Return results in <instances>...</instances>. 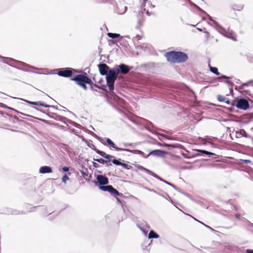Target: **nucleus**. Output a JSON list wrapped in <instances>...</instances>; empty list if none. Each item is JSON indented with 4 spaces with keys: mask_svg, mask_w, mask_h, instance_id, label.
<instances>
[{
    "mask_svg": "<svg viewBox=\"0 0 253 253\" xmlns=\"http://www.w3.org/2000/svg\"><path fill=\"white\" fill-rule=\"evenodd\" d=\"M165 57L168 61L172 63H181L187 60L188 56L184 52L171 51L167 52Z\"/></svg>",
    "mask_w": 253,
    "mask_h": 253,
    "instance_id": "nucleus-1",
    "label": "nucleus"
},
{
    "mask_svg": "<svg viewBox=\"0 0 253 253\" xmlns=\"http://www.w3.org/2000/svg\"><path fill=\"white\" fill-rule=\"evenodd\" d=\"M106 75L107 84L109 87L110 91H112L114 89V83L117 79L118 73L115 69H110Z\"/></svg>",
    "mask_w": 253,
    "mask_h": 253,
    "instance_id": "nucleus-2",
    "label": "nucleus"
},
{
    "mask_svg": "<svg viewBox=\"0 0 253 253\" xmlns=\"http://www.w3.org/2000/svg\"><path fill=\"white\" fill-rule=\"evenodd\" d=\"M239 89L242 94L249 95L253 98V81L241 84Z\"/></svg>",
    "mask_w": 253,
    "mask_h": 253,
    "instance_id": "nucleus-3",
    "label": "nucleus"
},
{
    "mask_svg": "<svg viewBox=\"0 0 253 253\" xmlns=\"http://www.w3.org/2000/svg\"><path fill=\"white\" fill-rule=\"evenodd\" d=\"M71 80L76 82V84L82 87L84 90H86L87 89V86L86 85V82H84V75H78L74 78L71 79Z\"/></svg>",
    "mask_w": 253,
    "mask_h": 253,
    "instance_id": "nucleus-4",
    "label": "nucleus"
},
{
    "mask_svg": "<svg viewBox=\"0 0 253 253\" xmlns=\"http://www.w3.org/2000/svg\"><path fill=\"white\" fill-rule=\"evenodd\" d=\"M14 61L16 64V68L18 69L22 70L26 72H29L31 71V69L34 68V67L31 66L23 62L18 60Z\"/></svg>",
    "mask_w": 253,
    "mask_h": 253,
    "instance_id": "nucleus-5",
    "label": "nucleus"
},
{
    "mask_svg": "<svg viewBox=\"0 0 253 253\" xmlns=\"http://www.w3.org/2000/svg\"><path fill=\"white\" fill-rule=\"evenodd\" d=\"M73 71H75V70L72 68H62L58 71L57 74L63 77H71L73 74Z\"/></svg>",
    "mask_w": 253,
    "mask_h": 253,
    "instance_id": "nucleus-6",
    "label": "nucleus"
},
{
    "mask_svg": "<svg viewBox=\"0 0 253 253\" xmlns=\"http://www.w3.org/2000/svg\"><path fill=\"white\" fill-rule=\"evenodd\" d=\"M87 145L89 148H90L91 149L94 150L97 154L100 155L101 156H102L104 158L109 159V158H112L114 157V156L106 154L104 152L98 150L96 148V146L92 143V141L88 142V143H87Z\"/></svg>",
    "mask_w": 253,
    "mask_h": 253,
    "instance_id": "nucleus-7",
    "label": "nucleus"
},
{
    "mask_svg": "<svg viewBox=\"0 0 253 253\" xmlns=\"http://www.w3.org/2000/svg\"><path fill=\"white\" fill-rule=\"evenodd\" d=\"M100 189L103 191H108L114 196H119L120 195L119 192L115 189L112 185H102L99 187Z\"/></svg>",
    "mask_w": 253,
    "mask_h": 253,
    "instance_id": "nucleus-8",
    "label": "nucleus"
},
{
    "mask_svg": "<svg viewBox=\"0 0 253 253\" xmlns=\"http://www.w3.org/2000/svg\"><path fill=\"white\" fill-rule=\"evenodd\" d=\"M238 108L240 109L246 110L249 108V103L245 99H240L237 101L236 104H233Z\"/></svg>",
    "mask_w": 253,
    "mask_h": 253,
    "instance_id": "nucleus-9",
    "label": "nucleus"
},
{
    "mask_svg": "<svg viewBox=\"0 0 253 253\" xmlns=\"http://www.w3.org/2000/svg\"><path fill=\"white\" fill-rule=\"evenodd\" d=\"M129 71V67L124 64H120L119 66V68H117L116 70V72L118 73V75H119V73L126 74L128 73Z\"/></svg>",
    "mask_w": 253,
    "mask_h": 253,
    "instance_id": "nucleus-10",
    "label": "nucleus"
},
{
    "mask_svg": "<svg viewBox=\"0 0 253 253\" xmlns=\"http://www.w3.org/2000/svg\"><path fill=\"white\" fill-rule=\"evenodd\" d=\"M99 72L101 75H106L108 73L109 67L106 64L102 63L98 65Z\"/></svg>",
    "mask_w": 253,
    "mask_h": 253,
    "instance_id": "nucleus-11",
    "label": "nucleus"
},
{
    "mask_svg": "<svg viewBox=\"0 0 253 253\" xmlns=\"http://www.w3.org/2000/svg\"><path fill=\"white\" fill-rule=\"evenodd\" d=\"M98 182L101 185H105L109 183L108 178L102 175H98L96 177Z\"/></svg>",
    "mask_w": 253,
    "mask_h": 253,
    "instance_id": "nucleus-12",
    "label": "nucleus"
},
{
    "mask_svg": "<svg viewBox=\"0 0 253 253\" xmlns=\"http://www.w3.org/2000/svg\"><path fill=\"white\" fill-rule=\"evenodd\" d=\"M166 153V152H165L164 151L161 150H155L151 151H149V154L147 155H148V157L151 155L156 156L162 157L164 156Z\"/></svg>",
    "mask_w": 253,
    "mask_h": 253,
    "instance_id": "nucleus-13",
    "label": "nucleus"
},
{
    "mask_svg": "<svg viewBox=\"0 0 253 253\" xmlns=\"http://www.w3.org/2000/svg\"><path fill=\"white\" fill-rule=\"evenodd\" d=\"M244 7V4L242 2H237L234 3L232 6V8L234 11H241Z\"/></svg>",
    "mask_w": 253,
    "mask_h": 253,
    "instance_id": "nucleus-14",
    "label": "nucleus"
},
{
    "mask_svg": "<svg viewBox=\"0 0 253 253\" xmlns=\"http://www.w3.org/2000/svg\"><path fill=\"white\" fill-rule=\"evenodd\" d=\"M52 172V170L51 168L48 166H42L39 169V172L40 173H51Z\"/></svg>",
    "mask_w": 253,
    "mask_h": 253,
    "instance_id": "nucleus-15",
    "label": "nucleus"
},
{
    "mask_svg": "<svg viewBox=\"0 0 253 253\" xmlns=\"http://www.w3.org/2000/svg\"><path fill=\"white\" fill-rule=\"evenodd\" d=\"M125 150L126 151H127V152H131L133 154L140 155L144 158H147L148 157V155H145L144 152H143L142 151L139 150H131L126 149H125Z\"/></svg>",
    "mask_w": 253,
    "mask_h": 253,
    "instance_id": "nucleus-16",
    "label": "nucleus"
},
{
    "mask_svg": "<svg viewBox=\"0 0 253 253\" xmlns=\"http://www.w3.org/2000/svg\"><path fill=\"white\" fill-rule=\"evenodd\" d=\"M26 101L30 104H31V105H37V106H43L44 107H45V108H49L50 107V105H47V104H45L43 103H42V102L41 101H38V102H33V101H28V100H26Z\"/></svg>",
    "mask_w": 253,
    "mask_h": 253,
    "instance_id": "nucleus-17",
    "label": "nucleus"
},
{
    "mask_svg": "<svg viewBox=\"0 0 253 253\" xmlns=\"http://www.w3.org/2000/svg\"><path fill=\"white\" fill-rule=\"evenodd\" d=\"M83 75H84V78L85 80L84 82H86V83L87 84H89L90 86V89H92V86H94V84H93L91 79H90L87 76L85 73Z\"/></svg>",
    "mask_w": 253,
    "mask_h": 253,
    "instance_id": "nucleus-18",
    "label": "nucleus"
},
{
    "mask_svg": "<svg viewBox=\"0 0 253 253\" xmlns=\"http://www.w3.org/2000/svg\"><path fill=\"white\" fill-rule=\"evenodd\" d=\"M217 100L219 102H224L228 105L230 104V101L228 100L225 96L221 95H218L217 96Z\"/></svg>",
    "mask_w": 253,
    "mask_h": 253,
    "instance_id": "nucleus-19",
    "label": "nucleus"
},
{
    "mask_svg": "<svg viewBox=\"0 0 253 253\" xmlns=\"http://www.w3.org/2000/svg\"><path fill=\"white\" fill-rule=\"evenodd\" d=\"M81 172L82 174L83 177L86 180H88V181L90 180V178L91 176L88 175V171L86 169L85 170H81Z\"/></svg>",
    "mask_w": 253,
    "mask_h": 253,
    "instance_id": "nucleus-20",
    "label": "nucleus"
},
{
    "mask_svg": "<svg viewBox=\"0 0 253 253\" xmlns=\"http://www.w3.org/2000/svg\"><path fill=\"white\" fill-rule=\"evenodd\" d=\"M188 0H177L176 3L178 6H186L187 4Z\"/></svg>",
    "mask_w": 253,
    "mask_h": 253,
    "instance_id": "nucleus-21",
    "label": "nucleus"
},
{
    "mask_svg": "<svg viewBox=\"0 0 253 253\" xmlns=\"http://www.w3.org/2000/svg\"><path fill=\"white\" fill-rule=\"evenodd\" d=\"M106 142L109 145H110V146H111L112 147H113V148L117 150H122L121 149L116 147L114 143L109 138L107 139Z\"/></svg>",
    "mask_w": 253,
    "mask_h": 253,
    "instance_id": "nucleus-22",
    "label": "nucleus"
},
{
    "mask_svg": "<svg viewBox=\"0 0 253 253\" xmlns=\"http://www.w3.org/2000/svg\"><path fill=\"white\" fill-rule=\"evenodd\" d=\"M110 158L109 159H107V160H104L102 158H100V159H95V158H93V160L95 161H96V162H98L102 164H105V163H107L108 162H109L111 161V160H110Z\"/></svg>",
    "mask_w": 253,
    "mask_h": 253,
    "instance_id": "nucleus-23",
    "label": "nucleus"
},
{
    "mask_svg": "<svg viewBox=\"0 0 253 253\" xmlns=\"http://www.w3.org/2000/svg\"><path fill=\"white\" fill-rule=\"evenodd\" d=\"M159 235L157 234L156 232H155L154 231L151 230L150 233H149L148 237L149 238H159Z\"/></svg>",
    "mask_w": 253,
    "mask_h": 253,
    "instance_id": "nucleus-24",
    "label": "nucleus"
},
{
    "mask_svg": "<svg viewBox=\"0 0 253 253\" xmlns=\"http://www.w3.org/2000/svg\"><path fill=\"white\" fill-rule=\"evenodd\" d=\"M107 36L109 38H111L112 39H115L121 37V35L119 34H115V33H108Z\"/></svg>",
    "mask_w": 253,
    "mask_h": 253,
    "instance_id": "nucleus-25",
    "label": "nucleus"
},
{
    "mask_svg": "<svg viewBox=\"0 0 253 253\" xmlns=\"http://www.w3.org/2000/svg\"><path fill=\"white\" fill-rule=\"evenodd\" d=\"M112 162L115 165H118V166H124L125 167L127 166V164H125V163H122V162H120L118 160H116V159H114L113 160H112Z\"/></svg>",
    "mask_w": 253,
    "mask_h": 253,
    "instance_id": "nucleus-26",
    "label": "nucleus"
},
{
    "mask_svg": "<svg viewBox=\"0 0 253 253\" xmlns=\"http://www.w3.org/2000/svg\"><path fill=\"white\" fill-rule=\"evenodd\" d=\"M210 71L212 73L215 74V75H219L220 74V73L218 71L217 68H216L215 67L210 66Z\"/></svg>",
    "mask_w": 253,
    "mask_h": 253,
    "instance_id": "nucleus-27",
    "label": "nucleus"
},
{
    "mask_svg": "<svg viewBox=\"0 0 253 253\" xmlns=\"http://www.w3.org/2000/svg\"><path fill=\"white\" fill-rule=\"evenodd\" d=\"M69 179L68 176L65 174L62 178V181L63 182L66 183V181Z\"/></svg>",
    "mask_w": 253,
    "mask_h": 253,
    "instance_id": "nucleus-28",
    "label": "nucleus"
},
{
    "mask_svg": "<svg viewBox=\"0 0 253 253\" xmlns=\"http://www.w3.org/2000/svg\"><path fill=\"white\" fill-rule=\"evenodd\" d=\"M240 133L243 136H245L246 137H248V136L246 132L244 129H240Z\"/></svg>",
    "mask_w": 253,
    "mask_h": 253,
    "instance_id": "nucleus-29",
    "label": "nucleus"
},
{
    "mask_svg": "<svg viewBox=\"0 0 253 253\" xmlns=\"http://www.w3.org/2000/svg\"><path fill=\"white\" fill-rule=\"evenodd\" d=\"M62 169L64 171H68L69 170V168L67 167H64Z\"/></svg>",
    "mask_w": 253,
    "mask_h": 253,
    "instance_id": "nucleus-30",
    "label": "nucleus"
},
{
    "mask_svg": "<svg viewBox=\"0 0 253 253\" xmlns=\"http://www.w3.org/2000/svg\"><path fill=\"white\" fill-rule=\"evenodd\" d=\"M246 253H253V250L248 249L246 251Z\"/></svg>",
    "mask_w": 253,
    "mask_h": 253,
    "instance_id": "nucleus-31",
    "label": "nucleus"
},
{
    "mask_svg": "<svg viewBox=\"0 0 253 253\" xmlns=\"http://www.w3.org/2000/svg\"><path fill=\"white\" fill-rule=\"evenodd\" d=\"M93 166L95 168H98L99 166L98 165V164H97V163H93Z\"/></svg>",
    "mask_w": 253,
    "mask_h": 253,
    "instance_id": "nucleus-32",
    "label": "nucleus"
},
{
    "mask_svg": "<svg viewBox=\"0 0 253 253\" xmlns=\"http://www.w3.org/2000/svg\"><path fill=\"white\" fill-rule=\"evenodd\" d=\"M240 216H241L240 214H236L235 215L236 218H238V219H239L240 218Z\"/></svg>",
    "mask_w": 253,
    "mask_h": 253,
    "instance_id": "nucleus-33",
    "label": "nucleus"
},
{
    "mask_svg": "<svg viewBox=\"0 0 253 253\" xmlns=\"http://www.w3.org/2000/svg\"><path fill=\"white\" fill-rule=\"evenodd\" d=\"M202 153H204V154H210V152H208V151H205V150H203L202 151Z\"/></svg>",
    "mask_w": 253,
    "mask_h": 253,
    "instance_id": "nucleus-34",
    "label": "nucleus"
},
{
    "mask_svg": "<svg viewBox=\"0 0 253 253\" xmlns=\"http://www.w3.org/2000/svg\"><path fill=\"white\" fill-rule=\"evenodd\" d=\"M94 87H97V88H101V87L100 86H99V85H97V84H94Z\"/></svg>",
    "mask_w": 253,
    "mask_h": 253,
    "instance_id": "nucleus-35",
    "label": "nucleus"
},
{
    "mask_svg": "<svg viewBox=\"0 0 253 253\" xmlns=\"http://www.w3.org/2000/svg\"><path fill=\"white\" fill-rule=\"evenodd\" d=\"M205 34H206V36H207V38H208L209 37V36H210L209 33H208L207 32H206Z\"/></svg>",
    "mask_w": 253,
    "mask_h": 253,
    "instance_id": "nucleus-36",
    "label": "nucleus"
},
{
    "mask_svg": "<svg viewBox=\"0 0 253 253\" xmlns=\"http://www.w3.org/2000/svg\"><path fill=\"white\" fill-rule=\"evenodd\" d=\"M94 86H92V89H91V90H92L97 91L96 90H95V89H94Z\"/></svg>",
    "mask_w": 253,
    "mask_h": 253,
    "instance_id": "nucleus-37",
    "label": "nucleus"
},
{
    "mask_svg": "<svg viewBox=\"0 0 253 253\" xmlns=\"http://www.w3.org/2000/svg\"><path fill=\"white\" fill-rule=\"evenodd\" d=\"M183 156H184L185 158H187V157H186V155H185V154H183Z\"/></svg>",
    "mask_w": 253,
    "mask_h": 253,
    "instance_id": "nucleus-38",
    "label": "nucleus"
}]
</instances>
